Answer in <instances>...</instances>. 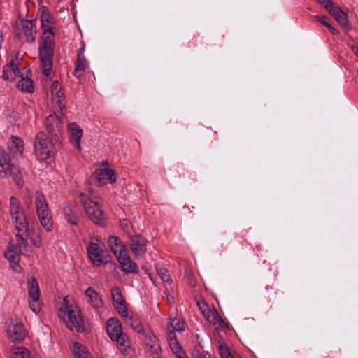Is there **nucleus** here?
<instances>
[{
  "label": "nucleus",
  "instance_id": "f257e3e1",
  "mask_svg": "<svg viewBox=\"0 0 358 358\" xmlns=\"http://www.w3.org/2000/svg\"><path fill=\"white\" fill-rule=\"evenodd\" d=\"M52 20V17L48 9L43 8L41 13L43 35L38 47V55L43 73L46 76L50 75L52 66L54 34L50 25Z\"/></svg>",
  "mask_w": 358,
  "mask_h": 358
},
{
  "label": "nucleus",
  "instance_id": "f03ea898",
  "mask_svg": "<svg viewBox=\"0 0 358 358\" xmlns=\"http://www.w3.org/2000/svg\"><path fill=\"white\" fill-rule=\"evenodd\" d=\"M57 314L66 327L71 331L76 330L78 333L90 331L89 325L84 322L80 309L73 299L64 297Z\"/></svg>",
  "mask_w": 358,
  "mask_h": 358
},
{
  "label": "nucleus",
  "instance_id": "7ed1b4c3",
  "mask_svg": "<svg viewBox=\"0 0 358 358\" xmlns=\"http://www.w3.org/2000/svg\"><path fill=\"white\" fill-rule=\"evenodd\" d=\"M60 148V138L56 134L48 136L43 131L37 134L34 143V151L41 161L50 159Z\"/></svg>",
  "mask_w": 358,
  "mask_h": 358
},
{
  "label": "nucleus",
  "instance_id": "20e7f679",
  "mask_svg": "<svg viewBox=\"0 0 358 358\" xmlns=\"http://www.w3.org/2000/svg\"><path fill=\"white\" fill-rule=\"evenodd\" d=\"M113 245L116 247L115 249H113V255L120 264L122 271L126 273H138L139 271L138 265L129 257L122 241L114 236Z\"/></svg>",
  "mask_w": 358,
  "mask_h": 358
},
{
  "label": "nucleus",
  "instance_id": "39448f33",
  "mask_svg": "<svg viewBox=\"0 0 358 358\" xmlns=\"http://www.w3.org/2000/svg\"><path fill=\"white\" fill-rule=\"evenodd\" d=\"M80 202L87 216L94 224L104 225L106 216L97 201H94L87 194L80 193Z\"/></svg>",
  "mask_w": 358,
  "mask_h": 358
},
{
  "label": "nucleus",
  "instance_id": "423d86ee",
  "mask_svg": "<svg viewBox=\"0 0 358 358\" xmlns=\"http://www.w3.org/2000/svg\"><path fill=\"white\" fill-rule=\"evenodd\" d=\"M35 206L38 220L41 226L47 231H51L53 228V222L48 203L41 191L35 193Z\"/></svg>",
  "mask_w": 358,
  "mask_h": 358
},
{
  "label": "nucleus",
  "instance_id": "0eeeda50",
  "mask_svg": "<svg viewBox=\"0 0 358 358\" xmlns=\"http://www.w3.org/2000/svg\"><path fill=\"white\" fill-rule=\"evenodd\" d=\"M9 210L16 229L18 231H24L25 234H28V222L21 203L17 198L14 196L10 198Z\"/></svg>",
  "mask_w": 358,
  "mask_h": 358
},
{
  "label": "nucleus",
  "instance_id": "6e6552de",
  "mask_svg": "<svg viewBox=\"0 0 358 358\" xmlns=\"http://www.w3.org/2000/svg\"><path fill=\"white\" fill-rule=\"evenodd\" d=\"M113 342L120 353L123 355H130L133 352L129 336L122 331V326L117 318L113 317Z\"/></svg>",
  "mask_w": 358,
  "mask_h": 358
},
{
  "label": "nucleus",
  "instance_id": "1a4fd4ad",
  "mask_svg": "<svg viewBox=\"0 0 358 358\" xmlns=\"http://www.w3.org/2000/svg\"><path fill=\"white\" fill-rule=\"evenodd\" d=\"M8 176H12L19 187H22V173L19 168L10 163L4 150L0 148V178H3Z\"/></svg>",
  "mask_w": 358,
  "mask_h": 358
},
{
  "label": "nucleus",
  "instance_id": "9d476101",
  "mask_svg": "<svg viewBox=\"0 0 358 358\" xmlns=\"http://www.w3.org/2000/svg\"><path fill=\"white\" fill-rule=\"evenodd\" d=\"M36 20H20L15 30L17 38L22 40L24 38L27 43H34L36 34Z\"/></svg>",
  "mask_w": 358,
  "mask_h": 358
},
{
  "label": "nucleus",
  "instance_id": "9b49d317",
  "mask_svg": "<svg viewBox=\"0 0 358 358\" xmlns=\"http://www.w3.org/2000/svg\"><path fill=\"white\" fill-rule=\"evenodd\" d=\"M111 178L112 170L108 162H103L90 177L89 182L96 186H102L107 184Z\"/></svg>",
  "mask_w": 358,
  "mask_h": 358
},
{
  "label": "nucleus",
  "instance_id": "f8f14e48",
  "mask_svg": "<svg viewBox=\"0 0 358 358\" xmlns=\"http://www.w3.org/2000/svg\"><path fill=\"white\" fill-rule=\"evenodd\" d=\"M142 339L146 350L150 354L152 358L162 357V350L160 342L151 330L148 329L143 335Z\"/></svg>",
  "mask_w": 358,
  "mask_h": 358
},
{
  "label": "nucleus",
  "instance_id": "ddd939ff",
  "mask_svg": "<svg viewBox=\"0 0 358 358\" xmlns=\"http://www.w3.org/2000/svg\"><path fill=\"white\" fill-rule=\"evenodd\" d=\"M28 294L29 298V308L35 313L40 310V304L38 303L40 291L38 282L34 278H31L28 281Z\"/></svg>",
  "mask_w": 358,
  "mask_h": 358
},
{
  "label": "nucleus",
  "instance_id": "4468645a",
  "mask_svg": "<svg viewBox=\"0 0 358 358\" xmlns=\"http://www.w3.org/2000/svg\"><path fill=\"white\" fill-rule=\"evenodd\" d=\"M113 307L121 317L125 319L129 316L128 304L122 296L119 287H113Z\"/></svg>",
  "mask_w": 358,
  "mask_h": 358
},
{
  "label": "nucleus",
  "instance_id": "2eb2a0df",
  "mask_svg": "<svg viewBox=\"0 0 358 358\" xmlns=\"http://www.w3.org/2000/svg\"><path fill=\"white\" fill-rule=\"evenodd\" d=\"M87 255L92 262L96 266L106 262L104 257V251L97 243L91 241L87 248Z\"/></svg>",
  "mask_w": 358,
  "mask_h": 358
},
{
  "label": "nucleus",
  "instance_id": "dca6fc26",
  "mask_svg": "<svg viewBox=\"0 0 358 358\" xmlns=\"http://www.w3.org/2000/svg\"><path fill=\"white\" fill-rule=\"evenodd\" d=\"M51 95L55 108L60 110L61 115H62V110L65 108L64 93L62 90V85L58 81L52 83L51 86Z\"/></svg>",
  "mask_w": 358,
  "mask_h": 358
},
{
  "label": "nucleus",
  "instance_id": "f3484780",
  "mask_svg": "<svg viewBox=\"0 0 358 358\" xmlns=\"http://www.w3.org/2000/svg\"><path fill=\"white\" fill-rule=\"evenodd\" d=\"M63 117L57 115H49L45 122V127L49 135L56 134L60 137Z\"/></svg>",
  "mask_w": 358,
  "mask_h": 358
},
{
  "label": "nucleus",
  "instance_id": "a211bd4d",
  "mask_svg": "<svg viewBox=\"0 0 358 358\" xmlns=\"http://www.w3.org/2000/svg\"><path fill=\"white\" fill-rule=\"evenodd\" d=\"M21 76L22 74L18 68V57L15 56L4 66L3 78L5 80L12 81Z\"/></svg>",
  "mask_w": 358,
  "mask_h": 358
},
{
  "label": "nucleus",
  "instance_id": "6ab92c4d",
  "mask_svg": "<svg viewBox=\"0 0 358 358\" xmlns=\"http://www.w3.org/2000/svg\"><path fill=\"white\" fill-rule=\"evenodd\" d=\"M146 244L147 240L139 235L134 236L131 239L130 248L137 259L143 257L145 254Z\"/></svg>",
  "mask_w": 358,
  "mask_h": 358
},
{
  "label": "nucleus",
  "instance_id": "aec40b11",
  "mask_svg": "<svg viewBox=\"0 0 358 358\" xmlns=\"http://www.w3.org/2000/svg\"><path fill=\"white\" fill-rule=\"evenodd\" d=\"M7 333L9 338L13 341H22L25 337L22 323L19 321L13 322L12 319H10V322L8 326Z\"/></svg>",
  "mask_w": 358,
  "mask_h": 358
},
{
  "label": "nucleus",
  "instance_id": "412c9836",
  "mask_svg": "<svg viewBox=\"0 0 358 358\" xmlns=\"http://www.w3.org/2000/svg\"><path fill=\"white\" fill-rule=\"evenodd\" d=\"M68 128L71 143L78 150L80 151V140L83 136L82 129L76 123L69 124Z\"/></svg>",
  "mask_w": 358,
  "mask_h": 358
},
{
  "label": "nucleus",
  "instance_id": "4be33fe9",
  "mask_svg": "<svg viewBox=\"0 0 358 358\" xmlns=\"http://www.w3.org/2000/svg\"><path fill=\"white\" fill-rule=\"evenodd\" d=\"M329 15L332 16L342 27L345 29H350L351 27L348 20L347 14L338 6H334L328 11Z\"/></svg>",
  "mask_w": 358,
  "mask_h": 358
},
{
  "label": "nucleus",
  "instance_id": "5701e85b",
  "mask_svg": "<svg viewBox=\"0 0 358 358\" xmlns=\"http://www.w3.org/2000/svg\"><path fill=\"white\" fill-rule=\"evenodd\" d=\"M185 330L183 320L179 317H170L167 324V338H170L171 334L176 331L182 332Z\"/></svg>",
  "mask_w": 358,
  "mask_h": 358
},
{
  "label": "nucleus",
  "instance_id": "b1692460",
  "mask_svg": "<svg viewBox=\"0 0 358 358\" xmlns=\"http://www.w3.org/2000/svg\"><path fill=\"white\" fill-rule=\"evenodd\" d=\"M73 358H92L88 348L78 342H74L71 347Z\"/></svg>",
  "mask_w": 358,
  "mask_h": 358
},
{
  "label": "nucleus",
  "instance_id": "393cba45",
  "mask_svg": "<svg viewBox=\"0 0 358 358\" xmlns=\"http://www.w3.org/2000/svg\"><path fill=\"white\" fill-rule=\"evenodd\" d=\"M87 303L98 310L102 305V301L98 293L91 287H89L85 292Z\"/></svg>",
  "mask_w": 358,
  "mask_h": 358
},
{
  "label": "nucleus",
  "instance_id": "a878e982",
  "mask_svg": "<svg viewBox=\"0 0 358 358\" xmlns=\"http://www.w3.org/2000/svg\"><path fill=\"white\" fill-rule=\"evenodd\" d=\"M4 256L10 263L15 264V266L20 268V266L17 264L20 258V250L17 247L10 243L4 253Z\"/></svg>",
  "mask_w": 358,
  "mask_h": 358
},
{
  "label": "nucleus",
  "instance_id": "bb28decb",
  "mask_svg": "<svg viewBox=\"0 0 358 358\" xmlns=\"http://www.w3.org/2000/svg\"><path fill=\"white\" fill-rule=\"evenodd\" d=\"M124 320L126 324L129 325L131 328L133 329L134 331H135L136 333L142 334V336L144 334L145 331H148V329H144L142 323L137 315H131Z\"/></svg>",
  "mask_w": 358,
  "mask_h": 358
},
{
  "label": "nucleus",
  "instance_id": "cd10ccee",
  "mask_svg": "<svg viewBox=\"0 0 358 358\" xmlns=\"http://www.w3.org/2000/svg\"><path fill=\"white\" fill-rule=\"evenodd\" d=\"M170 348L178 358H185V353L182 350L179 342L174 334H171L170 338H167Z\"/></svg>",
  "mask_w": 358,
  "mask_h": 358
},
{
  "label": "nucleus",
  "instance_id": "c85d7f7f",
  "mask_svg": "<svg viewBox=\"0 0 358 358\" xmlns=\"http://www.w3.org/2000/svg\"><path fill=\"white\" fill-rule=\"evenodd\" d=\"M87 66L88 62L85 56L77 57V62L73 72L75 76H81Z\"/></svg>",
  "mask_w": 358,
  "mask_h": 358
},
{
  "label": "nucleus",
  "instance_id": "c756f323",
  "mask_svg": "<svg viewBox=\"0 0 358 358\" xmlns=\"http://www.w3.org/2000/svg\"><path fill=\"white\" fill-rule=\"evenodd\" d=\"M22 78L18 81L17 87L24 92H32L34 91V85L32 80L29 78H24L22 76Z\"/></svg>",
  "mask_w": 358,
  "mask_h": 358
},
{
  "label": "nucleus",
  "instance_id": "7c9ffc66",
  "mask_svg": "<svg viewBox=\"0 0 358 358\" xmlns=\"http://www.w3.org/2000/svg\"><path fill=\"white\" fill-rule=\"evenodd\" d=\"M206 306V304L203 303V306H200V309L202 310L203 313L204 314L206 318L208 320V322L213 324H216L219 322V320H221L217 311L215 310H203V307Z\"/></svg>",
  "mask_w": 358,
  "mask_h": 358
},
{
  "label": "nucleus",
  "instance_id": "2f4dec72",
  "mask_svg": "<svg viewBox=\"0 0 358 358\" xmlns=\"http://www.w3.org/2000/svg\"><path fill=\"white\" fill-rule=\"evenodd\" d=\"M314 18L325 26L333 34L338 35V31L331 26L329 23V19L326 15H315Z\"/></svg>",
  "mask_w": 358,
  "mask_h": 358
},
{
  "label": "nucleus",
  "instance_id": "473e14b6",
  "mask_svg": "<svg viewBox=\"0 0 358 358\" xmlns=\"http://www.w3.org/2000/svg\"><path fill=\"white\" fill-rule=\"evenodd\" d=\"M11 148L15 150L16 152L22 154L24 150L23 141L17 136H11Z\"/></svg>",
  "mask_w": 358,
  "mask_h": 358
},
{
  "label": "nucleus",
  "instance_id": "72a5a7b5",
  "mask_svg": "<svg viewBox=\"0 0 358 358\" xmlns=\"http://www.w3.org/2000/svg\"><path fill=\"white\" fill-rule=\"evenodd\" d=\"M12 358H30L29 352L24 347H17L13 349Z\"/></svg>",
  "mask_w": 358,
  "mask_h": 358
},
{
  "label": "nucleus",
  "instance_id": "f704fd0d",
  "mask_svg": "<svg viewBox=\"0 0 358 358\" xmlns=\"http://www.w3.org/2000/svg\"><path fill=\"white\" fill-rule=\"evenodd\" d=\"M156 270L158 275L160 277V278L166 282H172V280L171 278V276L169 273V271L164 267L157 266Z\"/></svg>",
  "mask_w": 358,
  "mask_h": 358
},
{
  "label": "nucleus",
  "instance_id": "c9c22d12",
  "mask_svg": "<svg viewBox=\"0 0 358 358\" xmlns=\"http://www.w3.org/2000/svg\"><path fill=\"white\" fill-rule=\"evenodd\" d=\"M70 212L71 209L69 208H66L64 209L66 219L71 224L76 225L77 224V217L74 215H71Z\"/></svg>",
  "mask_w": 358,
  "mask_h": 358
},
{
  "label": "nucleus",
  "instance_id": "e433bc0d",
  "mask_svg": "<svg viewBox=\"0 0 358 358\" xmlns=\"http://www.w3.org/2000/svg\"><path fill=\"white\" fill-rule=\"evenodd\" d=\"M220 354L222 358H234L235 357L232 355L229 349L225 346L220 345L219 348Z\"/></svg>",
  "mask_w": 358,
  "mask_h": 358
},
{
  "label": "nucleus",
  "instance_id": "4c0bfd02",
  "mask_svg": "<svg viewBox=\"0 0 358 358\" xmlns=\"http://www.w3.org/2000/svg\"><path fill=\"white\" fill-rule=\"evenodd\" d=\"M120 225L124 232L127 234L130 233L131 226L129 220H127V219L121 220L120 221Z\"/></svg>",
  "mask_w": 358,
  "mask_h": 358
},
{
  "label": "nucleus",
  "instance_id": "58836bf2",
  "mask_svg": "<svg viewBox=\"0 0 358 358\" xmlns=\"http://www.w3.org/2000/svg\"><path fill=\"white\" fill-rule=\"evenodd\" d=\"M22 234H16L17 244L20 248L25 247L28 244L27 241L24 239V237H22V235L25 234L26 236H27V235H29V233L28 232V234H25L24 231H22Z\"/></svg>",
  "mask_w": 358,
  "mask_h": 358
},
{
  "label": "nucleus",
  "instance_id": "ea45409f",
  "mask_svg": "<svg viewBox=\"0 0 358 358\" xmlns=\"http://www.w3.org/2000/svg\"><path fill=\"white\" fill-rule=\"evenodd\" d=\"M111 327H112V318H109L107 321L106 331H107L108 336L112 340V330L110 329Z\"/></svg>",
  "mask_w": 358,
  "mask_h": 358
},
{
  "label": "nucleus",
  "instance_id": "a19ab883",
  "mask_svg": "<svg viewBox=\"0 0 358 358\" xmlns=\"http://www.w3.org/2000/svg\"><path fill=\"white\" fill-rule=\"evenodd\" d=\"M32 242L33 244L38 248H39L41 245V241L39 236L37 237V238H33Z\"/></svg>",
  "mask_w": 358,
  "mask_h": 358
},
{
  "label": "nucleus",
  "instance_id": "79ce46f5",
  "mask_svg": "<svg viewBox=\"0 0 358 358\" xmlns=\"http://www.w3.org/2000/svg\"><path fill=\"white\" fill-rule=\"evenodd\" d=\"M84 51H85V44L83 42H82V46L81 48L79 49L78 52V54H77V57H79V56H84Z\"/></svg>",
  "mask_w": 358,
  "mask_h": 358
},
{
  "label": "nucleus",
  "instance_id": "37998d69",
  "mask_svg": "<svg viewBox=\"0 0 358 358\" xmlns=\"http://www.w3.org/2000/svg\"><path fill=\"white\" fill-rule=\"evenodd\" d=\"M199 358H213V356L208 352H203L199 355Z\"/></svg>",
  "mask_w": 358,
  "mask_h": 358
},
{
  "label": "nucleus",
  "instance_id": "c03bdc74",
  "mask_svg": "<svg viewBox=\"0 0 358 358\" xmlns=\"http://www.w3.org/2000/svg\"><path fill=\"white\" fill-rule=\"evenodd\" d=\"M351 50H352V52L358 57V46L352 45Z\"/></svg>",
  "mask_w": 358,
  "mask_h": 358
},
{
  "label": "nucleus",
  "instance_id": "a18cd8bd",
  "mask_svg": "<svg viewBox=\"0 0 358 358\" xmlns=\"http://www.w3.org/2000/svg\"><path fill=\"white\" fill-rule=\"evenodd\" d=\"M4 41L3 34L1 31H0V49L1 48L2 43Z\"/></svg>",
  "mask_w": 358,
  "mask_h": 358
},
{
  "label": "nucleus",
  "instance_id": "49530a36",
  "mask_svg": "<svg viewBox=\"0 0 358 358\" xmlns=\"http://www.w3.org/2000/svg\"><path fill=\"white\" fill-rule=\"evenodd\" d=\"M24 205L27 207V208H30L31 206V197L29 199L28 201H24Z\"/></svg>",
  "mask_w": 358,
  "mask_h": 358
},
{
  "label": "nucleus",
  "instance_id": "de8ad7c7",
  "mask_svg": "<svg viewBox=\"0 0 358 358\" xmlns=\"http://www.w3.org/2000/svg\"><path fill=\"white\" fill-rule=\"evenodd\" d=\"M116 178L115 177V171H113V182L115 181Z\"/></svg>",
  "mask_w": 358,
  "mask_h": 358
},
{
  "label": "nucleus",
  "instance_id": "09e8293b",
  "mask_svg": "<svg viewBox=\"0 0 358 358\" xmlns=\"http://www.w3.org/2000/svg\"><path fill=\"white\" fill-rule=\"evenodd\" d=\"M234 358H240L238 356H237V357H234Z\"/></svg>",
  "mask_w": 358,
  "mask_h": 358
}]
</instances>
